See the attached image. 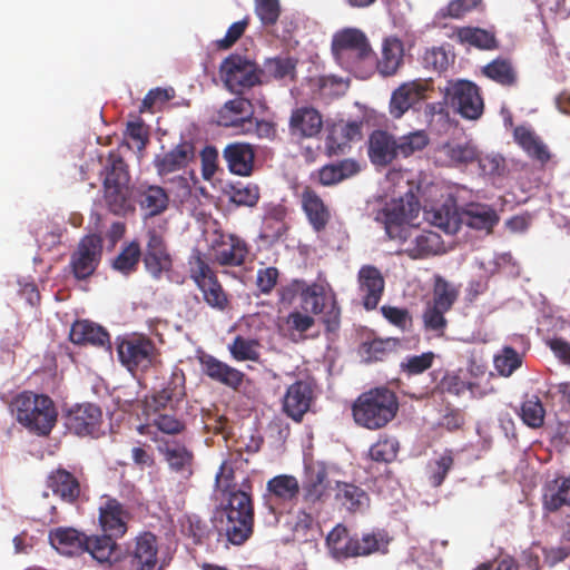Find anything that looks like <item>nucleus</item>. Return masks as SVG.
Listing matches in <instances>:
<instances>
[{
    "label": "nucleus",
    "mask_w": 570,
    "mask_h": 570,
    "mask_svg": "<svg viewBox=\"0 0 570 570\" xmlns=\"http://www.w3.org/2000/svg\"><path fill=\"white\" fill-rule=\"evenodd\" d=\"M399 411L396 394L387 387H375L362 393L352 405L355 423L368 430L386 426Z\"/></svg>",
    "instance_id": "obj_1"
},
{
    "label": "nucleus",
    "mask_w": 570,
    "mask_h": 570,
    "mask_svg": "<svg viewBox=\"0 0 570 570\" xmlns=\"http://www.w3.org/2000/svg\"><path fill=\"white\" fill-rule=\"evenodd\" d=\"M332 53L346 70L356 72L361 65H373L375 55L364 32L347 28L336 32L332 40Z\"/></svg>",
    "instance_id": "obj_2"
},
{
    "label": "nucleus",
    "mask_w": 570,
    "mask_h": 570,
    "mask_svg": "<svg viewBox=\"0 0 570 570\" xmlns=\"http://www.w3.org/2000/svg\"><path fill=\"white\" fill-rule=\"evenodd\" d=\"M17 419L37 434L48 435L57 422V410L49 396L24 392L17 399Z\"/></svg>",
    "instance_id": "obj_3"
},
{
    "label": "nucleus",
    "mask_w": 570,
    "mask_h": 570,
    "mask_svg": "<svg viewBox=\"0 0 570 570\" xmlns=\"http://www.w3.org/2000/svg\"><path fill=\"white\" fill-rule=\"evenodd\" d=\"M189 278L203 295L204 302L213 309L224 312L229 305V296L219 282L215 271L204 259L200 252L195 253L188 262Z\"/></svg>",
    "instance_id": "obj_4"
},
{
    "label": "nucleus",
    "mask_w": 570,
    "mask_h": 570,
    "mask_svg": "<svg viewBox=\"0 0 570 570\" xmlns=\"http://www.w3.org/2000/svg\"><path fill=\"white\" fill-rule=\"evenodd\" d=\"M117 354L121 365L131 373L149 370L159 355L154 341L142 334L118 337Z\"/></svg>",
    "instance_id": "obj_5"
},
{
    "label": "nucleus",
    "mask_w": 570,
    "mask_h": 570,
    "mask_svg": "<svg viewBox=\"0 0 570 570\" xmlns=\"http://www.w3.org/2000/svg\"><path fill=\"white\" fill-rule=\"evenodd\" d=\"M331 490L326 465L320 461L306 463L299 494L304 507L309 511H321L331 498Z\"/></svg>",
    "instance_id": "obj_6"
},
{
    "label": "nucleus",
    "mask_w": 570,
    "mask_h": 570,
    "mask_svg": "<svg viewBox=\"0 0 570 570\" xmlns=\"http://www.w3.org/2000/svg\"><path fill=\"white\" fill-rule=\"evenodd\" d=\"M301 484L292 474H278L269 479L263 494L264 507L274 515L289 512L298 500Z\"/></svg>",
    "instance_id": "obj_7"
},
{
    "label": "nucleus",
    "mask_w": 570,
    "mask_h": 570,
    "mask_svg": "<svg viewBox=\"0 0 570 570\" xmlns=\"http://www.w3.org/2000/svg\"><path fill=\"white\" fill-rule=\"evenodd\" d=\"M461 220L471 228L479 230H491L499 222L495 210L485 204H469L462 210L460 218L455 210L449 207V219L440 214L434 215V225L454 233L458 229V223Z\"/></svg>",
    "instance_id": "obj_8"
},
{
    "label": "nucleus",
    "mask_w": 570,
    "mask_h": 570,
    "mask_svg": "<svg viewBox=\"0 0 570 570\" xmlns=\"http://www.w3.org/2000/svg\"><path fill=\"white\" fill-rule=\"evenodd\" d=\"M219 71L226 86L233 91H240L262 82V70L257 63L238 53L225 58Z\"/></svg>",
    "instance_id": "obj_9"
},
{
    "label": "nucleus",
    "mask_w": 570,
    "mask_h": 570,
    "mask_svg": "<svg viewBox=\"0 0 570 570\" xmlns=\"http://www.w3.org/2000/svg\"><path fill=\"white\" fill-rule=\"evenodd\" d=\"M102 238L90 234L80 239L70 255L69 269L77 281H86L92 276L102 258Z\"/></svg>",
    "instance_id": "obj_10"
},
{
    "label": "nucleus",
    "mask_w": 570,
    "mask_h": 570,
    "mask_svg": "<svg viewBox=\"0 0 570 570\" xmlns=\"http://www.w3.org/2000/svg\"><path fill=\"white\" fill-rule=\"evenodd\" d=\"M374 109H365L360 120H338L334 122L327 134L325 140V149L328 156L342 155L350 147L353 140H360L363 136V127L370 126V118Z\"/></svg>",
    "instance_id": "obj_11"
},
{
    "label": "nucleus",
    "mask_w": 570,
    "mask_h": 570,
    "mask_svg": "<svg viewBox=\"0 0 570 570\" xmlns=\"http://www.w3.org/2000/svg\"><path fill=\"white\" fill-rule=\"evenodd\" d=\"M400 252L412 259H425L444 253V243L441 236L432 230H421L415 227L403 232L399 239Z\"/></svg>",
    "instance_id": "obj_12"
},
{
    "label": "nucleus",
    "mask_w": 570,
    "mask_h": 570,
    "mask_svg": "<svg viewBox=\"0 0 570 570\" xmlns=\"http://www.w3.org/2000/svg\"><path fill=\"white\" fill-rule=\"evenodd\" d=\"M158 554V538L150 531L139 533L127 549L131 570H161Z\"/></svg>",
    "instance_id": "obj_13"
},
{
    "label": "nucleus",
    "mask_w": 570,
    "mask_h": 570,
    "mask_svg": "<svg viewBox=\"0 0 570 570\" xmlns=\"http://www.w3.org/2000/svg\"><path fill=\"white\" fill-rule=\"evenodd\" d=\"M66 429L79 436L98 435L102 424L101 409L92 403L76 404L63 414Z\"/></svg>",
    "instance_id": "obj_14"
},
{
    "label": "nucleus",
    "mask_w": 570,
    "mask_h": 570,
    "mask_svg": "<svg viewBox=\"0 0 570 570\" xmlns=\"http://www.w3.org/2000/svg\"><path fill=\"white\" fill-rule=\"evenodd\" d=\"M101 500L98 508V521L102 532L118 539L124 538L128 532L131 512L116 498L104 495Z\"/></svg>",
    "instance_id": "obj_15"
},
{
    "label": "nucleus",
    "mask_w": 570,
    "mask_h": 570,
    "mask_svg": "<svg viewBox=\"0 0 570 570\" xmlns=\"http://www.w3.org/2000/svg\"><path fill=\"white\" fill-rule=\"evenodd\" d=\"M147 243L141 255L146 271L156 279L173 267L171 255L164 236L155 228L148 229Z\"/></svg>",
    "instance_id": "obj_16"
},
{
    "label": "nucleus",
    "mask_w": 570,
    "mask_h": 570,
    "mask_svg": "<svg viewBox=\"0 0 570 570\" xmlns=\"http://www.w3.org/2000/svg\"><path fill=\"white\" fill-rule=\"evenodd\" d=\"M262 220L259 228V239L273 245L279 242L289 230L286 222L288 209L282 203H265L262 207Z\"/></svg>",
    "instance_id": "obj_17"
},
{
    "label": "nucleus",
    "mask_w": 570,
    "mask_h": 570,
    "mask_svg": "<svg viewBox=\"0 0 570 570\" xmlns=\"http://www.w3.org/2000/svg\"><path fill=\"white\" fill-rule=\"evenodd\" d=\"M286 293L299 295L302 305L305 311L311 312L314 315H320L328 306L332 299H335V294L328 293L326 287L320 283H313L307 285L304 281L294 279L287 288L284 291L283 297L285 298Z\"/></svg>",
    "instance_id": "obj_18"
},
{
    "label": "nucleus",
    "mask_w": 570,
    "mask_h": 570,
    "mask_svg": "<svg viewBox=\"0 0 570 570\" xmlns=\"http://www.w3.org/2000/svg\"><path fill=\"white\" fill-rule=\"evenodd\" d=\"M151 440L158 443L157 450L173 472L181 475L184 479H189L193 475L194 453L184 443L158 439L157 435L151 436Z\"/></svg>",
    "instance_id": "obj_19"
},
{
    "label": "nucleus",
    "mask_w": 570,
    "mask_h": 570,
    "mask_svg": "<svg viewBox=\"0 0 570 570\" xmlns=\"http://www.w3.org/2000/svg\"><path fill=\"white\" fill-rule=\"evenodd\" d=\"M215 513L255 518L252 480L248 476L244 478L239 483V490L223 495Z\"/></svg>",
    "instance_id": "obj_20"
},
{
    "label": "nucleus",
    "mask_w": 570,
    "mask_h": 570,
    "mask_svg": "<svg viewBox=\"0 0 570 570\" xmlns=\"http://www.w3.org/2000/svg\"><path fill=\"white\" fill-rule=\"evenodd\" d=\"M202 372L212 381L234 391H238L245 380V373L218 360L212 354L198 357Z\"/></svg>",
    "instance_id": "obj_21"
},
{
    "label": "nucleus",
    "mask_w": 570,
    "mask_h": 570,
    "mask_svg": "<svg viewBox=\"0 0 570 570\" xmlns=\"http://www.w3.org/2000/svg\"><path fill=\"white\" fill-rule=\"evenodd\" d=\"M433 82L426 79H416L399 86L391 96L390 107H414L426 104V107H435L426 101L432 98Z\"/></svg>",
    "instance_id": "obj_22"
},
{
    "label": "nucleus",
    "mask_w": 570,
    "mask_h": 570,
    "mask_svg": "<svg viewBox=\"0 0 570 570\" xmlns=\"http://www.w3.org/2000/svg\"><path fill=\"white\" fill-rule=\"evenodd\" d=\"M358 292L365 309H375L383 296L385 281L373 265H363L357 273Z\"/></svg>",
    "instance_id": "obj_23"
},
{
    "label": "nucleus",
    "mask_w": 570,
    "mask_h": 570,
    "mask_svg": "<svg viewBox=\"0 0 570 570\" xmlns=\"http://www.w3.org/2000/svg\"><path fill=\"white\" fill-rule=\"evenodd\" d=\"M314 396V390L309 382L298 380L287 387L283 399L284 413L296 422H299L309 410Z\"/></svg>",
    "instance_id": "obj_24"
},
{
    "label": "nucleus",
    "mask_w": 570,
    "mask_h": 570,
    "mask_svg": "<svg viewBox=\"0 0 570 570\" xmlns=\"http://www.w3.org/2000/svg\"><path fill=\"white\" fill-rule=\"evenodd\" d=\"M213 248L215 262L220 266H242L249 253L247 243L235 234L222 235Z\"/></svg>",
    "instance_id": "obj_25"
},
{
    "label": "nucleus",
    "mask_w": 570,
    "mask_h": 570,
    "mask_svg": "<svg viewBox=\"0 0 570 570\" xmlns=\"http://www.w3.org/2000/svg\"><path fill=\"white\" fill-rule=\"evenodd\" d=\"M367 156L376 167H387L399 156L397 140L386 130H374L367 141Z\"/></svg>",
    "instance_id": "obj_26"
},
{
    "label": "nucleus",
    "mask_w": 570,
    "mask_h": 570,
    "mask_svg": "<svg viewBox=\"0 0 570 570\" xmlns=\"http://www.w3.org/2000/svg\"><path fill=\"white\" fill-rule=\"evenodd\" d=\"M215 522L219 534L234 546L244 544L254 533L255 518L215 513Z\"/></svg>",
    "instance_id": "obj_27"
},
{
    "label": "nucleus",
    "mask_w": 570,
    "mask_h": 570,
    "mask_svg": "<svg viewBox=\"0 0 570 570\" xmlns=\"http://www.w3.org/2000/svg\"><path fill=\"white\" fill-rule=\"evenodd\" d=\"M134 198L146 217H155L165 213L170 200L165 188L149 184H140L136 187Z\"/></svg>",
    "instance_id": "obj_28"
},
{
    "label": "nucleus",
    "mask_w": 570,
    "mask_h": 570,
    "mask_svg": "<svg viewBox=\"0 0 570 570\" xmlns=\"http://www.w3.org/2000/svg\"><path fill=\"white\" fill-rule=\"evenodd\" d=\"M301 205L313 230L323 232L331 220V210L321 196L305 186L301 193Z\"/></svg>",
    "instance_id": "obj_29"
},
{
    "label": "nucleus",
    "mask_w": 570,
    "mask_h": 570,
    "mask_svg": "<svg viewBox=\"0 0 570 570\" xmlns=\"http://www.w3.org/2000/svg\"><path fill=\"white\" fill-rule=\"evenodd\" d=\"M69 338L77 345H92L96 347L111 348L110 335L100 325L88 321H76L70 328Z\"/></svg>",
    "instance_id": "obj_30"
},
{
    "label": "nucleus",
    "mask_w": 570,
    "mask_h": 570,
    "mask_svg": "<svg viewBox=\"0 0 570 570\" xmlns=\"http://www.w3.org/2000/svg\"><path fill=\"white\" fill-rule=\"evenodd\" d=\"M194 156V145L183 141L171 150L157 155L154 159V167L158 176L164 177L185 168Z\"/></svg>",
    "instance_id": "obj_31"
},
{
    "label": "nucleus",
    "mask_w": 570,
    "mask_h": 570,
    "mask_svg": "<svg viewBox=\"0 0 570 570\" xmlns=\"http://www.w3.org/2000/svg\"><path fill=\"white\" fill-rule=\"evenodd\" d=\"M47 487L63 502L73 504L81 495V484L78 478L63 468L52 470L47 476Z\"/></svg>",
    "instance_id": "obj_32"
},
{
    "label": "nucleus",
    "mask_w": 570,
    "mask_h": 570,
    "mask_svg": "<svg viewBox=\"0 0 570 570\" xmlns=\"http://www.w3.org/2000/svg\"><path fill=\"white\" fill-rule=\"evenodd\" d=\"M444 99L449 107H484L478 86L468 80L450 82L445 88Z\"/></svg>",
    "instance_id": "obj_33"
},
{
    "label": "nucleus",
    "mask_w": 570,
    "mask_h": 570,
    "mask_svg": "<svg viewBox=\"0 0 570 570\" xmlns=\"http://www.w3.org/2000/svg\"><path fill=\"white\" fill-rule=\"evenodd\" d=\"M305 86L313 100H331L344 96L348 90L350 81L335 76H317L307 78Z\"/></svg>",
    "instance_id": "obj_34"
},
{
    "label": "nucleus",
    "mask_w": 570,
    "mask_h": 570,
    "mask_svg": "<svg viewBox=\"0 0 570 570\" xmlns=\"http://www.w3.org/2000/svg\"><path fill=\"white\" fill-rule=\"evenodd\" d=\"M223 157L228 169L238 176H249L254 168L255 150L252 145L233 142L225 147Z\"/></svg>",
    "instance_id": "obj_35"
},
{
    "label": "nucleus",
    "mask_w": 570,
    "mask_h": 570,
    "mask_svg": "<svg viewBox=\"0 0 570 570\" xmlns=\"http://www.w3.org/2000/svg\"><path fill=\"white\" fill-rule=\"evenodd\" d=\"M360 170L361 168L356 160L345 158L322 166L312 177H314L321 186L330 187L355 176Z\"/></svg>",
    "instance_id": "obj_36"
},
{
    "label": "nucleus",
    "mask_w": 570,
    "mask_h": 570,
    "mask_svg": "<svg viewBox=\"0 0 570 570\" xmlns=\"http://www.w3.org/2000/svg\"><path fill=\"white\" fill-rule=\"evenodd\" d=\"M563 507H570V476H557L546 482L542 493V508L554 513Z\"/></svg>",
    "instance_id": "obj_37"
},
{
    "label": "nucleus",
    "mask_w": 570,
    "mask_h": 570,
    "mask_svg": "<svg viewBox=\"0 0 570 570\" xmlns=\"http://www.w3.org/2000/svg\"><path fill=\"white\" fill-rule=\"evenodd\" d=\"M50 544L65 556H79L85 552L87 534L73 528H57L49 533Z\"/></svg>",
    "instance_id": "obj_38"
},
{
    "label": "nucleus",
    "mask_w": 570,
    "mask_h": 570,
    "mask_svg": "<svg viewBox=\"0 0 570 570\" xmlns=\"http://www.w3.org/2000/svg\"><path fill=\"white\" fill-rule=\"evenodd\" d=\"M355 533L342 523L336 524L326 537L330 556L336 561L355 558Z\"/></svg>",
    "instance_id": "obj_39"
},
{
    "label": "nucleus",
    "mask_w": 570,
    "mask_h": 570,
    "mask_svg": "<svg viewBox=\"0 0 570 570\" xmlns=\"http://www.w3.org/2000/svg\"><path fill=\"white\" fill-rule=\"evenodd\" d=\"M413 208L411 204L406 206L403 200L392 203L383 213L385 232L391 239H400L403 232L412 226Z\"/></svg>",
    "instance_id": "obj_40"
},
{
    "label": "nucleus",
    "mask_w": 570,
    "mask_h": 570,
    "mask_svg": "<svg viewBox=\"0 0 570 570\" xmlns=\"http://www.w3.org/2000/svg\"><path fill=\"white\" fill-rule=\"evenodd\" d=\"M513 139L531 159L540 163L541 166L550 160L551 154L547 145L531 128L525 126L514 127Z\"/></svg>",
    "instance_id": "obj_41"
},
{
    "label": "nucleus",
    "mask_w": 570,
    "mask_h": 570,
    "mask_svg": "<svg viewBox=\"0 0 570 570\" xmlns=\"http://www.w3.org/2000/svg\"><path fill=\"white\" fill-rule=\"evenodd\" d=\"M335 500L342 508L353 513L364 511L370 504V497L364 489L345 481H336Z\"/></svg>",
    "instance_id": "obj_42"
},
{
    "label": "nucleus",
    "mask_w": 570,
    "mask_h": 570,
    "mask_svg": "<svg viewBox=\"0 0 570 570\" xmlns=\"http://www.w3.org/2000/svg\"><path fill=\"white\" fill-rule=\"evenodd\" d=\"M104 200L110 213L116 216H126L135 212L130 185H102Z\"/></svg>",
    "instance_id": "obj_43"
},
{
    "label": "nucleus",
    "mask_w": 570,
    "mask_h": 570,
    "mask_svg": "<svg viewBox=\"0 0 570 570\" xmlns=\"http://www.w3.org/2000/svg\"><path fill=\"white\" fill-rule=\"evenodd\" d=\"M392 538L383 529H374L361 534L355 533V558L368 557L374 553H386Z\"/></svg>",
    "instance_id": "obj_44"
},
{
    "label": "nucleus",
    "mask_w": 570,
    "mask_h": 570,
    "mask_svg": "<svg viewBox=\"0 0 570 570\" xmlns=\"http://www.w3.org/2000/svg\"><path fill=\"white\" fill-rule=\"evenodd\" d=\"M439 153L444 158L443 161L452 167L468 166L479 159V150L472 141L445 142Z\"/></svg>",
    "instance_id": "obj_45"
},
{
    "label": "nucleus",
    "mask_w": 570,
    "mask_h": 570,
    "mask_svg": "<svg viewBox=\"0 0 570 570\" xmlns=\"http://www.w3.org/2000/svg\"><path fill=\"white\" fill-rule=\"evenodd\" d=\"M289 124L293 134H298L303 137H313L321 131L323 117L318 112V109H295Z\"/></svg>",
    "instance_id": "obj_46"
},
{
    "label": "nucleus",
    "mask_w": 570,
    "mask_h": 570,
    "mask_svg": "<svg viewBox=\"0 0 570 570\" xmlns=\"http://www.w3.org/2000/svg\"><path fill=\"white\" fill-rule=\"evenodd\" d=\"M118 538L102 534L87 535L85 552H88L99 563H111L112 556L118 551Z\"/></svg>",
    "instance_id": "obj_47"
},
{
    "label": "nucleus",
    "mask_w": 570,
    "mask_h": 570,
    "mask_svg": "<svg viewBox=\"0 0 570 570\" xmlns=\"http://www.w3.org/2000/svg\"><path fill=\"white\" fill-rule=\"evenodd\" d=\"M216 122L218 126L230 128L235 135L252 132V109H219Z\"/></svg>",
    "instance_id": "obj_48"
},
{
    "label": "nucleus",
    "mask_w": 570,
    "mask_h": 570,
    "mask_svg": "<svg viewBox=\"0 0 570 570\" xmlns=\"http://www.w3.org/2000/svg\"><path fill=\"white\" fill-rule=\"evenodd\" d=\"M460 295V285L446 281L441 275L433 278L432 299L430 304L441 307L443 311H451Z\"/></svg>",
    "instance_id": "obj_49"
},
{
    "label": "nucleus",
    "mask_w": 570,
    "mask_h": 570,
    "mask_svg": "<svg viewBox=\"0 0 570 570\" xmlns=\"http://www.w3.org/2000/svg\"><path fill=\"white\" fill-rule=\"evenodd\" d=\"M403 57V43L397 38H387L383 42L382 57L376 62L377 70L383 76L396 72Z\"/></svg>",
    "instance_id": "obj_50"
},
{
    "label": "nucleus",
    "mask_w": 570,
    "mask_h": 570,
    "mask_svg": "<svg viewBox=\"0 0 570 570\" xmlns=\"http://www.w3.org/2000/svg\"><path fill=\"white\" fill-rule=\"evenodd\" d=\"M456 35L461 43H466L481 50H494L499 48L494 32L482 28L462 27L458 29Z\"/></svg>",
    "instance_id": "obj_51"
},
{
    "label": "nucleus",
    "mask_w": 570,
    "mask_h": 570,
    "mask_svg": "<svg viewBox=\"0 0 570 570\" xmlns=\"http://www.w3.org/2000/svg\"><path fill=\"white\" fill-rule=\"evenodd\" d=\"M453 464L454 455L451 449H445L438 458L431 459L426 464V475L430 485L433 488L441 487Z\"/></svg>",
    "instance_id": "obj_52"
},
{
    "label": "nucleus",
    "mask_w": 570,
    "mask_h": 570,
    "mask_svg": "<svg viewBox=\"0 0 570 570\" xmlns=\"http://www.w3.org/2000/svg\"><path fill=\"white\" fill-rule=\"evenodd\" d=\"M297 60L292 57L268 58L264 62L262 77L267 76L275 80H294L296 76Z\"/></svg>",
    "instance_id": "obj_53"
},
{
    "label": "nucleus",
    "mask_w": 570,
    "mask_h": 570,
    "mask_svg": "<svg viewBox=\"0 0 570 570\" xmlns=\"http://www.w3.org/2000/svg\"><path fill=\"white\" fill-rule=\"evenodd\" d=\"M102 185H130L128 165L117 153H110L104 169Z\"/></svg>",
    "instance_id": "obj_54"
},
{
    "label": "nucleus",
    "mask_w": 570,
    "mask_h": 570,
    "mask_svg": "<svg viewBox=\"0 0 570 570\" xmlns=\"http://www.w3.org/2000/svg\"><path fill=\"white\" fill-rule=\"evenodd\" d=\"M141 255L142 252L139 242L131 240L126 244L114 258L111 267L124 275H129L137 269Z\"/></svg>",
    "instance_id": "obj_55"
},
{
    "label": "nucleus",
    "mask_w": 570,
    "mask_h": 570,
    "mask_svg": "<svg viewBox=\"0 0 570 570\" xmlns=\"http://www.w3.org/2000/svg\"><path fill=\"white\" fill-rule=\"evenodd\" d=\"M482 72L485 77L502 86H512L517 82V72L511 61L504 58L492 60L483 67Z\"/></svg>",
    "instance_id": "obj_56"
},
{
    "label": "nucleus",
    "mask_w": 570,
    "mask_h": 570,
    "mask_svg": "<svg viewBox=\"0 0 570 570\" xmlns=\"http://www.w3.org/2000/svg\"><path fill=\"white\" fill-rule=\"evenodd\" d=\"M400 443L395 438L381 435L377 441L371 445L368 458L374 463L390 464L399 453Z\"/></svg>",
    "instance_id": "obj_57"
},
{
    "label": "nucleus",
    "mask_w": 570,
    "mask_h": 570,
    "mask_svg": "<svg viewBox=\"0 0 570 570\" xmlns=\"http://www.w3.org/2000/svg\"><path fill=\"white\" fill-rule=\"evenodd\" d=\"M399 344L397 338H375L362 344V356L366 363L383 361Z\"/></svg>",
    "instance_id": "obj_58"
},
{
    "label": "nucleus",
    "mask_w": 570,
    "mask_h": 570,
    "mask_svg": "<svg viewBox=\"0 0 570 570\" xmlns=\"http://www.w3.org/2000/svg\"><path fill=\"white\" fill-rule=\"evenodd\" d=\"M261 198V190L256 184L237 183L230 186L229 200L236 206L255 207Z\"/></svg>",
    "instance_id": "obj_59"
},
{
    "label": "nucleus",
    "mask_w": 570,
    "mask_h": 570,
    "mask_svg": "<svg viewBox=\"0 0 570 570\" xmlns=\"http://www.w3.org/2000/svg\"><path fill=\"white\" fill-rule=\"evenodd\" d=\"M259 343L256 340L245 338L237 335L233 342L228 345V351L234 360L238 362L243 361H258Z\"/></svg>",
    "instance_id": "obj_60"
},
{
    "label": "nucleus",
    "mask_w": 570,
    "mask_h": 570,
    "mask_svg": "<svg viewBox=\"0 0 570 570\" xmlns=\"http://www.w3.org/2000/svg\"><path fill=\"white\" fill-rule=\"evenodd\" d=\"M446 312L448 311L441 309V307L426 303L422 315L424 328L434 333L436 336L444 335L448 327V321L444 316Z\"/></svg>",
    "instance_id": "obj_61"
},
{
    "label": "nucleus",
    "mask_w": 570,
    "mask_h": 570,
    "mask_svg": "<svg viewBox=\"0 0 570 570\" xmlns=\"http://www.w3.org/2000/svg\"><path fill=\"white\" fill-rule=\"evenodd\" d=\"M544 407L538 396L525 400L521 405V419L528 426L538 429L544 422Z\"/></svg>",
    "instance_id": "obj_62"
},
{
    "label": "nucleus",
    "mask_w": 570,
    "mask_h": 570,
    "mask_svg": "<svg viewBox=\"0 0 570 570\" xmlns=\"http://www.w3.org/2000/svg\"><path fill=\"white\" fill-rule=\"evenodd\" d=\"M434 357L433 352L406 356L400 364V371L409 377L422 374L432 366Z\"/></svg>",
    "instance_id": "obj_63"
},
{
    "label": "nucleus",
    "mask_w": 570,
    "mask_h": 570,
    "mask_svg": "<svg viewBox=\"0 0 570 570\" xmlns=\"http://www.w3.org/2000/svg\"><path fill=\"white\" fill-rule=\"evenodd\" d=\"M522 364L521 355L511 346L502 348L501 353L494 357V366L502 376H510Z\"/></svg>",
    "instance_id": "obj_64"
}]
</instances>
